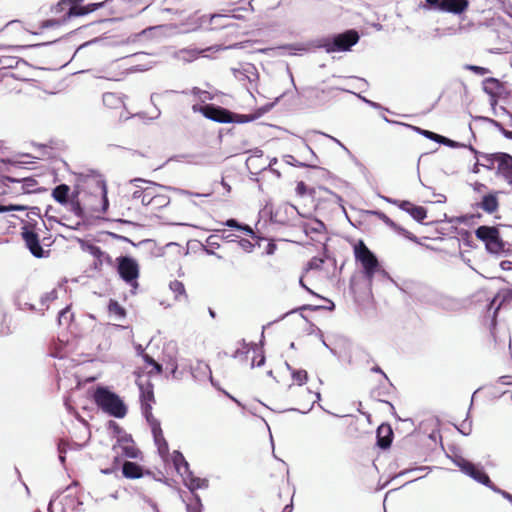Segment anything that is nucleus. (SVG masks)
Listing matches in <instances>:
<instances>
[{
  "mask_svg": "<svg viewBox=\"0 0 512 512\" xmlns=\"http://www.w3.org/2000/svg\"><path fill=\"white\" fill-rule=\"evenodd\" d=\"M145 187H138L132 194V198L134 200H139L142 205L146 207H150L152 205L153 197H155L154 192L156 190H160V185L151 182H145Z\"/></svg>",
  "mask_w": 512,
  "mask_h": 512,
  "instance_id": "6ab92c4d",
  "label": "nucleus"
},
{
  "mask_svg": "<svg viewBox=\"0 0 512 512\" xmlns=\"http://www.w3.org/2000/svg\"><path fill=\"white\" fill-rule=\"evenodd\" d=\"M386 406H389L391 414L394 415L397 419V421L400 423V425L396 426V431L401 434L410 435L414 431V423L411 418H404L402 419L399 417L396 413L395 407L392 403L386 400Z\"/></svg>",
  "mask_w": 512,
  "mask_h": 512,
  "instance_id": "5701e85b",
  "label": "nucleus"
},
{
  "mask_svg": "<svg viewBox=\"0 0 512 512\" xmlns=\"http://www.w3.org/2000/svg\"><path fill=\"white\" fill-rule=\"evenodd\" d=\"M86 187L91 191L85 195L84 205L92 212L105 213L109 206L105 181L93 177L86 181Z\"/></svg>",
  "mask_w": 512,
  "mask_h": 512,
  "instance_id": "7ed1b4c3",
  "label": "nucleus"
},
{
  "mask_svg": "<svg viewBox=\"0 0 512 512\" xmlns=\"http://www.w3.org/2000/svg\"><path fill=\"white\" fill-rule=\"evenodd\" d=\"M485 165L484 163H480L479 160H477V162L473 165L472 169H471V172L474 173V174H477L479 173V167Z\"/></svg>",
  "mask_w": 512,
  "mask_h": 512,
  "instance_id": "bf43d9fd",
  "label": "nucleus"
},
{
  "mask_svg": "<svg viewBox=\"0 0 512 512\" xmlns=\"http://www.w3.org/2000/svg\"><path fill=\"white\" fill-rule=\"evenodd\" d=\"M82 430H83V432H84V439H83V443H73V444L71 445V446H73V447H75V448H77V449L81 448V447H82V446L87 442L88 437H89V431H88V429H87L86 427H84V426H83V427H82Z\"/></svg>",
  "mask_w": 512,
  "mask_h": 512,
  "instance_id": "5fc2aeb1",
  "label": "nucleus"
},
{
  "mask_svg": "<svg viewBox=\"0 0 512 512\" xmlns=\"http://www.w3.org/2000/svg\"><path fill=\"white\" fill-rule=\"evenodd\" d=\"M25 209H26V207L21 206V205H9V206L0 205V213L8 212V211H24Z\"/></svg>",
  "mask_w": 512,
  "mask_h": 512,
  "instance_id": "de8ad7c7",
  "label": "nucleus"
},
{
  "mask_svg": "<svg viewBox=\"0 0 512 512\" xmlns=\"http://www.w3.org/2000/svg\"><path fill=\"white\" fill-rule=\"evenodd\" d=\"M457 430L464 436L470 435L472 431V421L468 419V417L462 422L460 427H457Z\"/></svg>",
  "mask_w": 512,
  "mask_h": 512,
  "instance_id": "a19ab883",
  "label": "nucleus"
},
{
  "mask_svg": "<svg viewBox=\"0 0 512 512\" xmlns=\"http://www.w3.org/2000/svg\"><path fill=\"white\" fill-rule=\"evenodd\" d=\"M191 94L197 98H199L202 102H205L207 100H211L212 99V96L210 95L209 92L207 91H203L197 87H194L192 90H191Z\"/></svg>",
  "mask_w": 512,
  "mask_h": 512,
  "instance_id": "ea45409f",
  "label": "nucleus"
},
{
  "mask_svg": "<svg viewBox=\"0 0 512 512\" xmlns=\"http://www.w3.org/2000/svg\"><path fill=\"white\" fill-rule=\"evenodd\" d=\"M426 4H420L423 7L431 10H438L441 12L452 13L460 15L464 13L469 7L468 0H425Z\"/></svg>",
  "mask_w": 512,
  "mask_h": 512,
  "instance_id": "f8f14e48",
  "label": "nucleus"
},
{
  "mask_svg": "<svg viewBox=\"0 0 512 512\" xmlns=\"http://www.w3.org/2000/svg\"><path fill=\"white\" fill-rule=\"evenodd\" d=\"M225 225L232 228H237L241 231H244L246 234L250 235L252 238H256L254 231L248 225H241L235 219H229L225 222Z\"/></svg>",
  "mask_w": 512,
  "mask_h": 512,
  "instance_id": "f704fd0d",
  "label": "nucleus"
},
{
  "mask_svg": "<svg viewBox=\"0 0 512 512\" xmlns=\"http://www.w3.org/2000/svg\"><path fill=\"white\" fill-rule=\"evenodd\" d=\"M140 400L142 405V411L147 419V421H150L151 419H155L151 414L152 409V403L154 402V394H153V388L150 383L146 384H140Z\"/></svg>",
  "mask_w": 512,
  "mask_h": 512,
  "instance_id": "aec40b11",
  "label": "nucleus"
},
{
  "mask_svg": "<svg viewBox=\"0 0 512 512\" xmlns=\"http://www.w3.org/2000/svg\"><path fill=\"white\" fill-rule=\"evenodd\" d=\"M434 196L438 197V199L436 200L437 203H445L446 202V196L443 195V194H436V193H433Z\"/></svg>",
  "mask_w": 512,
  "mask_h": 512,
  "instance_id": "680f3d73",
  "label": "nucleus"
},
{
  "mask_svg": "<svg viewBox=\"0 0 512 512\" xmlns=\"http://www.w3.org/2000/svg\"><path fill=\"white\" fill-rule=\"evenodd\" d=\"M482 84L483 91L490 96V103L494 108V106L497 104V95H499L503 89V83L497 78L488 77L483 80Z\"/></svg>",
  "mask_w": 512,
  "mask_h": 512,
  "instance_id": "4be33fe9",
  "label": "nucleus"
},
{
  "mask_svg": "<svg viewBox=\"0 0 512 512\" xmlns=\"http://www.w3.org/2000/svg\"><path fill=\"white\" fill-rule=\"evenodd\" d=\"M291 511H292V506L291 505H286L282 512H291Z\"/></svg>",
  "mask_w": 512,
  "mask_h": 512,
  "instance_id": "774afa93",
  "label": "nucleus"
},
{
  "mask_svg": "<svg viewBox=\"0 0 512 512\" xmlns=\"http://www.w3.org/2000/svg\"><path fill=\"white\" fill-rule=\"evenodd\" d=\"M83 250L97 258L99 261H102V258L105 257V254L101 251V249L92 244L83 245Z\"/></svg>",
  "mask_w": 512,
  "mask_h": 512,
  "instance_id": "4c0bfd02",
  "label": "nucleus"
},
{
  "mask_svg": "<svg viewBox=\"0 0 512 512\" xmlns=\"http://www.w3.org/2000/svg\"><path fill=\"white\" fill-rule=\"evenodd\" d=\"M68 446H70V444L66 443V442H61L59 444V447H58V449H59V459H60L61 462H64V460H65L64 454L66 453V451H67L66 447H68Z\"/></svg>",
  "mask_w": 512,
  "mask_h": 512,
  "instance_id": "603ef678",
  "label": "nucleus"
},
{
  "mask_svg": "<svg viewBox=\"0 0 512 512\" xmlns=\"http://www.w3.org/2000/svg\"><path fill=\"white\" fill-rule=\"evenodd\" d=\"M384 424H380L377 428V445L380 448H384V438L381 437V430L383 428Z\"/></svg>",
  "mask_w": 512,
  "mask_h": 512,
  "instance_id": "6e6d98bb",
  "label": "nucleus"
},
{
  "mask_svg": "<svg viewBox=\"0 0 512 512\" xmlns=\"http://www.w3.org/2000/svg\"><path fill=\"white\" fill-rule=\"evenodd\" d=\"M254 354H257L256 357L252 359V366H262L265 362V357L262 352L254 351Z\"/></svg>",
  "mask_w": 512,
  "mask_h": 512,
  "instance_id": "09e8293b",
  "label": "nucleus"
},
{
  "mask_svg": "<svg viewBox=\"0 0 512 512\" xmlns=\"http://www.w3.org/2000/svg\"><path fill=\"white\" fill-rule=\"evenodd\" d=\"M511 300H512V290H510V289L501 290L492 298V300L490 301V303L488 305L489 311L492 308H494L493 314H492V319H491V324H490L491 329L495 328V326L497 324L496 317H497L498 311L501 308V306L507 302H510Z\"/></svg>",
  "mask_w": 512,
  "mask_h": 512,
  "instance_id": "a211bd4d",
  "label": "nucleus"
},
{
  "mask_svg": "<svg viewBox=\"0 0 512 512\" xmlns=\"http://www.w3.org/2000/svg\"><path fill=\"white\" fill-rule=\"evenodd\" d=\"M57 298V292L56 290H53L52 292H50L48 295H47V299L49 300H53V299H56Z\"/></svg>",
  "mask_w": 512,
  "mask_h": 512,
  "instance_id": "0e129e2a",
  "label": "nucleus"
},
{
  "mask_svg": "<svg viewBox=\"0 0 512 512\" xmlns=\"http://www.w3.org/2000/svg\"><path fill=\"white\" fill-rule=\"evenodd\" d=\"M295 191L298 196H305L313 192V190L309 189L303 181H300L296 184Z\"/></svg>",
  "mask_w": 512,
  "mask_h": 512,
  "instance_id": "37998d69",
  "label": "nucleus"
},
{
  "mask_svg": "<svg viewBox=\"0 0 512 512\" xmlns=\"http://www.w3.org/2000/svg\"><path fill=\"white\" fill-rule=\"evenodd\" d=\"M407 127L411 128L413 131H415L417 134L424 136L427 139H430L434 142H436V139L438 137V134L435 132H432L430 130L422 129L418 126L413 125H406Z\"/></svg>",
  "mask_w": 512,
  "mask_h": 512,
  "instance_id": "e433bc0d",
  "label": "nucleus"
},
{
  "mask_svg": "<svg viewBox=\"0 0 512 512\" xmlns=\"http://www.w3.org/2000/svg\"><path fill=\"white\" fill-rule=\"evenodd\" d=\"M386 280H389L401 292L406 294L409 298L413 299L414 301L432 305H444V297L440 293H438L434 288L427 284L412 280H405L401 284H399L392 277H390V275L387 272Z\"/></svg>",
  "mask_w": 512,
  "mask_h": 512,
  "instance_id": "f257e3e1",
  "label": "nucleus"
},
{
  "mask_svg": "<svg viewBox=\"0 0 512 512\" xmlns=\"http://www.w3.org/2000/svg\"><path fill=\"white\" fill-rule=\"evenodd\" d=\"M292 378L298 385H303L308 379L307 372L305 370H293Z\"/></svg>",
  "mask_w": 512,
  "mask_h": 512,
  "instance_id": "58836bf2",
  "label": "nucleus"
},
{
  "mask_svg": "<svg viewBox=\"0 0 512 512\" xmlns=\"http://www.w3.org/2000/svg\"><path fill=\"white\" fill-rule=\"evenodd\" d=\"M227 16L225 15H221V14H214L211 16V21L212 22H215L216 20H219V19H224L226 18Z\"/></svg>",
  "mask_w": 512,
  "mask_h": 512,
  "instance_id": "e2e57ef3",
  "label": "nucleus"
},
{
  "mask_svg": "<svg viewBox=\"0 0 512 512\" xmlns=\"http://www.w3.org/2000/svg\"><path fill=\"white\" fill-rule=\"evenodd\" d=\"M114 450L118 454H122L127 458L136 459L140 452L135 446L130 435L124 434L120 436L117 443L114 445Z\"/></svg>",
  "mask_w": 512,
  "mask_h": 512,
  "instance_id": "f3484780",
  "label": "nucleus"
},
{
  "mask_svg": "<svg viewBox=\"0 0 512 512\" xmlns=\"http://www.w3.org/2000/svg\"><path fill=\"white\" fill-rule=\"evenodd\" d=\"M476 119L484 122H489L494 127H496L505 138L512 140V131L505 129L499 121H496L492 118L485 116H479Z\"/></svg>",
  "mask_w": 512,
  "mask_h": 512,
  "instance_id": "c756f323",
  "label": "nucleus"
},
{
  "mask_svg": "<svg viewBox=\"0 0 512 512\" xmlns=\"http://www.w3.org/2000/svg\"><path fill=\"white\" fill-rule=\"evenodd\" d=\"M508 378H510V377H509V376H503V377H501V382H502L503 384H510L511 382L509 381V379H508Z\"/></svg>",
  "mask_w": 512,
  "mask_h": 512,
  "instance_id": "338daca9",
  "label": "nucleus"
},
{
  "mask_svg": "<svg viewBox=\"0 0 512 512\" xmlns=\"http://www.w3.org/2000/svg\"><path fill=\"white\" fill-rule=\"evenodd\" d=\"M103 102L110 108H117L122 105V99L115 93H106L103 95Z\"/></svg>",
  "mask_w": 512,
  "mask_h": 512,
  "instance_id": "473e14b6",
  "label": "nucleus"
},
{
  "mask_svg": "<svg viewBox=\"0 0 512 512\" xmlns=\"http://www.w3.org/2000/svg\"><path fill=\"white\" fill-rule=\"evenodd\" d=\"M500 267L502 270H511L512 269V261L510 260H503L500 263Z\"/></svg>",
  "mask_w": 512,
  "mask_h": 512,
  "instance_id": "13d9d810",
  "label": "nucleus"
},
{
  "mask_svg": "<svg viewBox=\"0 0 512 512\" xmlns=\"http://www.w3.org/2000/svg\"><path fill=\"white\" fill-rule=\"evenodd\" d=\"M311 229L314 232L321 233V232H323L325 230V226H324V224L321 221L315 220V221L312 222Z\"/></svg>",
  "mask_w": 512,
  "mask_h": 512,
  "instance_id": "864d4df0",
  "label": "nucleus"
},
{
  "mask_svg": "<svg viewBox=\"0 0 512 512\" xmlns=\"http://www.w3.org/2000/svg\"><path fill=\"white\" fill-rule=\"evenodd\" d=\"M192 110L194 112H200L206 118L219 123H247L256 119V117L252 115L235 114L224 108L215 107L213 105L201 106L199 104H194L192 106Z\"/></svg>",
  "mask_w": 512,
  "mask_h": 512,
  "instance_id": "39448f33",
  "label": "nucleus"
},
{
  "mask_svg": "<svg viewBox=\"0 0 512 512\" xmlns=\"http://www.w3.org/2000/svg\"><path fill=\"white\" fill-rule=\"evenodd\" d=\"M238 245L241 247L242 250L245 252H252L254 248V244L248 240V239H241L238 241Z\"/></svg>",
  "mask_w": 512,
  "mask_h": 512,
  "instance_id": "49530a36",
  "label": "nucleus"
},
{
  "mask_svg": "<svg viewBox=\"0 0 512 512\" xmlns=\"http://www.w3.org/2000/svg\"><path fill=\"white\" fill-rule=\"evenodd\" d=\"M472 187H473V190L478 193L482 192L486 188L485 184L478 182V181L475 182L474 184H472Z\"/></svg>",
  "mask_w": 512,
  "mask_h": 512,
  "instance_id": "4d7b16f0",
  "label": "nucleus"
},
{
  "mask_svg": "<svg viewBox=\"0 0 512 512\" xmlns=\"http://www.w3.org/2000/svg\"><path fill=\"white\" fill-rule=\"evenodd\" d=\"M439 36V29L435 28L432 32L422 31L418 33L417 38L421 41H427L430 38H436Z\"/></svg>",
  "mask_w": 512,
  "mask_h": 512,
  "instance_id": "79ce46f5",
  "label": "nucleus"
},
{
  "mask_svg": "<svg viewBox=\"0 0 512 512\" xmlns=\"http://www.w3.org/2000/svg\"><path fill=\"white\" fill-rule=\"evenodd\" d=\"M94 400L103 411L114 417L122 418L126 415L127 409L123 401L107 388H98L94 393Z\"/></svg>",
  "mask_w": 512,
  "mask_h": 512,
  "instance_id": "0eeeda50",
  "label": "nucleus"
},
{
  "mask_svg": "<svg viewBox=\"0 0 512 512\" xmlns=\"http://www.w3.org/2000/svg\"><path fill=\"white\" fill-rule=\"evenodd\" d=\"M394 439L393 429L390 424L386 423V451L390 449Z\"/></svg>",
  "mask_w": 512,
  "mask_h": 512,
  "instance_id": "c03bdc74",
  "label": "nucleus"
},
{
  "mask_svg": "<svg viewBox=\"0 0 512 512\" xmlns=\"http://www.w3.org/2000/svg\"><path fill=\"white\" fill-rule=\"evenodd\" d=\"M508 378H510V377H509V376H503V377H501V382H502L503 384H510L511 382L509 381V379H508Z\"/></svg>",
  "mask_w": 512,
  "mask_h": 512,
  "instance_id": "69168bd1",
  "label": "nucleus"
},
{
  "mask_svg": "<svg viewBox=\"0 0 512 512\" xmlns=\"http://www.w3.org/2000/svg\"><path fill=\"white\" fill-rule=\"evenodd\" d=\"M467 69L480 76L490 72L488 68L477 65H467Z\"/></svg>",
  "mask_w": 512,
  "mask_h": 512,
  "instance_id": "a18cd8bd",
  "label": "nucleus"
},
{
  "mask_svg": "<svg viewBox=\"0 0 512 512\" xmlns=\"http://www.w3.org/2000/svg\"><path fill=\"white\" fill-rule=\"evenodd\" d=\"M353 254L356 262L360 264L364 275L371 280L379 268L376 256L362 240H358L353 244Z\"/></svg>",
  "mask_w": 512,
  "mask_h": 512,
  "instance_id": "1a4fd4ad",
  "label": "nucleus"
},
{
  "mask_svg": "<svg viewBox=\"0 0 512 512\" xmlns=\"http://www.w3.org/2000/svg\"><path fill=\"white\" fill-rule=\"evenodd\" d=\"M22 237L27 248L35 257L41 258L45 256V252L39 243L38 235L34 231L25 228L22 232Z\"/></svg>",
  "mask_w": 512,
  "mask_h": 512,
  "instance_id": "412c9836",
  "label": "nucleus"
},
{
  "mask_svg": "<svg viewBox=\"0 0 512 512\" xmlns=\"http://www.w3.org/2000/svg\"><path fill=\"white\" fill-rule=\"evenodd\" d=\"M436 143L450 147V148H468L469 149V145L457 142L455 140H452V139L442 136L440 134H438Z\"/></svg>",
  "mask_w": 512,
  "mask_h": 512,
  "instance_id": "2f4dec72",
  "label": "nucleus"
},
{
  "mask_svg": "<svg viewBox=\"0 0 512 512\" xmlns=\"http://www.w3.org/2000/svg\"><path fill=\"white\" fill-rule=\"evenodd\" d=\"M173 462L175 469L182 476L186 486L190 490L199 489L206 486V480L194 478L189 471V466L184 456L179 451H174L169 457Z\"/></svg>",
  "mask_w": 512,
  "mask_h": 512,
  "instance_id": "9b49d317",
  "label": "nucleus"
},
{
  "mask_svg": "<svg viewBox=\"0 0 512 512\" xmlns=\"http://www.w3.org/2000/svg\"><path fill=\"white\" fill-rule=\"evenodd\" d=\"M171 190L180 195H184V196H197V197L209 196V194H199V193L193 194L187 190L172 189L170 187L160 185V190L155 189V192H154L155 197H153L151 209L157 210V209H161L163 207L168 206L171 201L170 196H169V191H171Z\"/></svg>",
  "mask_w": 512,
  "mask_h": 512,
  "instance_id": "2eb2a0df",
  "label": "nucleus"
},
{
  "mask_svg": "<svg viewBox=\"0 0 512 512\" xmlns=\"http://www.w3.org/2000/svg\"><path fill=\"white\" fill-rule=\"evenodd\" d=\"M448 457L451 459L454 465H456L465 475L489 488L494 493L501 495L504 499L512 504V494L495 485L481 465H475L471 461L458 454Z\"/></svg>",
  "mask_w": 512,
  "mask_h": 512,
  "instance_id": "f03ea898",
  "label": "nucleus"
},
{
  "mask_svg": "<svg viewBox=\"0 0 512 512\" xmlns=\"http://www.w3.org/2000/svg\"><path fill=\"white\" fill-rule=\"evenodd\" d=\"M475 236L485 244L488 253L500 255L505 252L506 242L502 239L498 226L481 225L475 230Z\"/></svg>",
  "mask_w": 512,
  "mask_h": 512,
  "instance_id": "6e6552de",
  "label": "nucleus"
},
{
  "mask_svg": "<svg viewBox=\"0 0 512 512\" xmlns=\"http://www.w3.org/2000/svg\"><path fill=\"white\" fill-rule=\"evenodd\" d=\"M359 40V35L354 30H348L344 33L335 35L331 39H326L323 43V47L329 53L332 52H344L350 50Z\"/></svg>",
  "mask_w": 512,
  "mask_h": 512,
  "instance_id": "9d476101",
  "label": "nucleus"
},
{
  "mask_svg": "<svg viewBox=\"0 0 512 512\" xmlns=\"http://www.w3.org/2000/svg\"><path fill=\"white\" fill-rule=\"evenodd\" d=\"M469 150L478 157H482L485 160H489V165H483L487 170L494 169V163L498 162L497 174L502 175L508 184L512 185V155L506 152H496V153H482L478 151L475 147L469 144Z\"/></svg>",
  "mask_w": 512,
  "mask_h": 512,
  "instance_id": "423d86ee",
  "label": "nucleus"
},
{
  "mask_svg": "<svg viewBox=\"0 0 512 512\" xmlns=\"http://www.w3.org/2000/svg\"><path fill=\"white\" fill-rule=\"evenodd\" d=\"M324 263V260L322 258H313L309 262L308 266L310 269H320Z\"/></svg>",
  "mask_w": 512,
  "mask_h": 512,
  "instance_id": "3c124183",
  "label": "nucleus"
},
{
  "mask_svg": "<svg viewBox=\"0 0 512 512\" xmlns=\"http://www.w3.org/2000/svg\"><path fill=\"white\" fill-rule=\"evenodd\" d=\"M187 512H201L202 504L200 498L192 494L186 504Z\"/></svg>",
  "mask_w": 512,
  "mask_h": 512,
  "instance_id": "c9c22d12",
  "label": "nucleus"
},
{
  "mask_svg": "<svg viewBox=\"0 0 512 512\" xmlns=\"http://www.w3.org/2000/svg\"><path fill=\"white\" fill-rule=\"evenodd\" d=\"M477 206L488 214L496 212L499 207L497 192H490L485 194L482 197L481 202L478 203Z\"/></svg>",
  "mask_w": 512,
  "mask_h": 512,
  "instance_id": "393cba45",
  "label": "nucleus"
},
{
  "mask_svg": "<svg viewBox=\"0 0 512 512\" xmlns=\"http://www.w3.org/2000/svg\"><path fill=\"white\" fill-rule=\"evenodd\" d=\"M80 0H61L55 7L54 12L56 14L63 12V15L59 19L47 20L43 22L42 28H50L54 26H60L68 19L73 16L85 15L91 11L96 10L101 4H92L91 8H83L79 5Z\"/></svg>",
  "mask_w": 512,
  "mask_h": 512,
  "instance_id": "20e7f679",
  "label": "nucleus"
},
{
  "mask_svg": "<svg viewBox=\"0 0 512 512\" xmlns=\"http://www.w3.org/2000/svg\"><path fill=\"white\" fill-rule=\"evenodd\" d=\"M69 312V308L66 307L64 309H62L59 313V322L61 323L62 319L63 318H66V314Z\"/></svg>",
  "mask_w": 512,
  "mask_h": 512,
  "instance_id": "052dcab7",
  "label": "nucleus"
},
{
  "mask_svg": "<svg viewBox=\"0 0 512 512\" xmlns=\"http://www.w3.org/2000/svg\"><path fill=\"white\" fill-rule=\"evenodd\" d=\"M170 290L175 294V299L180 300L182 297L184 299L187 298L185 294V288L182 282L180 281H172L169 285Z\"/></svg>",
  "mask_w": 512,
  "mask_h": 512,
  "instance_id": "72a5a7b5",
  "label": "nucleus"
},
{
  "mask_svg": "<svg viewBox=\"0 0 512 512\" xmlns=\"http://www.w3.org/2000/svg\"><path fill=\"white\" fill-rule=\"evenodd\" d=\"M123 475L126 478L137 479L142 477V468L134 462H125L122 467Z\"/></svg>",
  "mask_w": 512,
  "mask_h": 512,
  "instance_id": "a878e982",
  "label": "nucleus"
},
{
  "mask_svg": "<svg viewBox=\"0 0 512 512\" xmlns=\"http://www.w3.org/2000/svg\"><path fill=\"white\" fill-rule=\"evenodd\" d=\"M69 191L70 188L67 185L62 184L54 188L52 196L57 202L65 204L68 200Z\"/></svg>",
  "mask_w": 512,
  "mask_h": 512,
  "instance_id": "cd10ccee",
  "label": "nucleus"
},
{
  "mask_svg": "<svg viewBox=\"0 0 512 512\" xmlns=\"http://www.w3.org/2000/svg\"><path fill=\"white\" fill-rule=\"evenodd\" d=\"M475 217L480 218V217H481V214H477V215H473V214H471V215H461V216H459V217L457 218V221H458L459 223H462V224H466V225H467V224H469V223H470V220H472V219H473V218H475Z\"/></svg>",
  "mask_w": 512,
  "mask_h": 512,
  "instance_id": "8fccbe9b",
  "label": "nucleus"
},
{
  "mask_svg": "<svg viewBox=\"0 0 512 512\" xmlns=\"http://www.w3.org/2000/svg\"><path fill=\"white\" fill-rule=\"evenodd\" d=\"M202 52L195 49H182L175 54V57L184 62H191L197 59Z\"/></svg>",
  "mask_w": 512,
  "mask_h": 512,
  "instance_id": "c85d7f7f",
  "label": "nucleus"
},
{
  "mask_svg": "<svg viewBox=\"0 0 512 512\" xmlns=\"http://www.w3.org/2000/svg\"><path fill=\"white\" fill-rule=\"evenodd\" d=\"M386 227L392 229L397 235L421 245V242L417 236H415L412 232L408 231L406 228H404L402 225L398 224L396 221L392 220L388 216H386Z\"/></svg>",
  "mask_w": 512,
  "mask_h": 512,
  "instance_id": "b1692460",
  "label": "nucleus"
},
{
  "mask_svg": "<svg viewBox=\"0 0 512 512\" xmlns=\"http://www.w3.org/2000/svg\"><path fill=\"white\" fill-rule=\"evenodd\" d=\"M386 203L394 204L404 212H406L413 220L420 224L430 225L433 222L424 223L427 218V209L423 206L415 205L408 200H397L390 197H386Z\"/></svg>",
  "mask_w": 512,
  "mask_h": 512,
  "instance_id": "ddd939ff",
  "label": "nucleus"
},
{
  "mask_svg": "<svg viewBox=\"0 0 512 512\" xmlns=\"http://www.w3.org/2000/svg\"><path fill=\"white\" fill-rule=\"evenodd\" d=\"M194 376L199 380H203L205 378L212 380L211 369L209 365L205 362H198L197 366L194 368Z\"/></svg>",
  "mask_w": 512,
  "mask_h": 512,
  "instance_id": "bb28decb",
  "label": "nucleus"
},
{
  "mask_svg": "<svg viewBox=\"0 0 512 512\" xmlns=\"http://www.w3.org/2000/svg\"><path fill=\"white\" fill-rule=\"evenodd\" d=\"M118 272L121 278L132 287L136 288L138 286L139 266L136 260L130 257L119 258Z\"/></svg>",
  "mask_w": 512,
  "mask_h": 512,
  "instance_id": "4468645a",
  "label": "nucleus"
},
{
  "mask_svg": "<svg viewBox=\"0 0 512 512\" xmlns=\"http://www.w3.org/2000/svg\"><path fill=\"white\" fill-rule=\"evenodd\" d=\"M108 311L111 316L115 317L116 319H123L126 316L125 309L114 300H110L108 305Z\"/></svg>",
  "mask_w": 512,
  "mask_h": 512,
  "instance_id": "7c9ffc66",
  "label": "nucleus"
},
{
  "mask_svg": "<svg viewBox=\"0 0 512 512\" xmlns=\"http://www.w3.org/2000/svg\"><path fill=\"white\" fill-rule=\"evenodd\" d=\"M148 423L150 425L159 455L165 462L169 461V447L167 441L164 438L160 423L156 419H151L148 421Z\"/></svg>",
  "mask_w": 512,
  "mask_h": 512,
  "instance_id": "dca6fc26",
  "label": "nucleus"
}]
</instances>
